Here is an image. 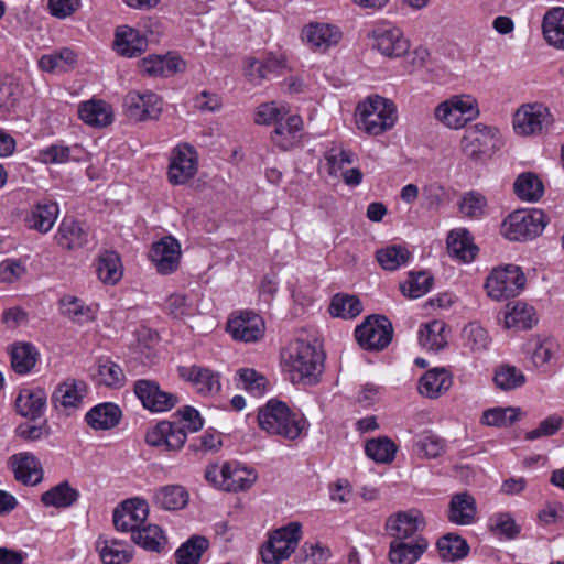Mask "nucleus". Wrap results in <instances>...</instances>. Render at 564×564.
<instances>
[{
    "label": "nucleus",
    "instance_id": "obj_1",
    "mask_svg": "<svg viewBox=\"0 0 564 564\" xmlns=\"http://www.w3.org/2000/svg\"><path fill=\"white\" fill-rule=\"evenodd\" d=\"M174 416L180 420H163L148 430L144 441L149 446L166 452H180L186 443L187 433L198 432L204 426V419L191 405L178 409Z\"/></svg>",
    "mask_w": 564,
    "mask_h": 564
},
{
    "label": "nucleus",
    "instance_id": "obj_2",
    "mask_svg": "<svg viewBox=\"0 0 564 564\" xmlns=\"http://www.w3.org/2000/svg\"><path fill=\"white\" fill-rule=\"evenodd\" d=\"M325 354L317 343L297 339L282 352V364L293 383L316 384L324 369Z\"/></svg>",
    "mask_w": 564,
    "mask_h": 564
},
{
    "label": "nucleus",
    "instance_id": "obj_3",
    "mask_svg": "<svg viewBox=\"0 0 564 564\" xmlns=\"http://www.w3.org/2000/svg\"><path fill=\"white\" fill-rule=\"evenodd\" d=\"M259 427L271 435L294 441L307 430V421L282 401L271 399L258 412Z\"/></svg>",
    "mask_w": 564,
    "mask_h": 564
},
{
    "label": "nucleus",
    "instance_id": "obj_4",
    "mask_svg": "<svg viewBox=\"0 0 564 564\" xmlns=\"http://www.w3.org/2000/svg\"><path fill=\"white\" fill-rule=\"evenodd\" d=\"M357 127L368 134L379 135L390 130L397 121V109L392 101L380 97H369L357 106Z\"/></svg>",
    "mask_w": 564,
    "mask_h": 564
},
{
    "label": "nucleus",
    "instance_id": "obj_5",
    "mask_svg": "<svg viewBox=\"0 0 564 564\" xmlns=\"http://www.w3.org/2000/svg\"><path fill=\"white\" fill-rule=\"evenodd\" d=\"M549 220L542 209H519L502 221L501 231L511 241L531 240L542 234Z\"/></svg>",
    "mask_w": 564,
    "mask_h": 564
},
{
    "label": "nucleus",
    "instance_id": "obj_6",
    "mask_svg": "<svg viewBox=\"0 0 564 564\" xmlns=\"http://www.w3.org/2000/svg\"><path fill=\"white\" fill-rule=\"evenodd\" d=\"M302 524L297 521L273 530L261 550V557L265 564H280L289 558L297 549L302 540Z\"/></svg>",
    "mask_w": 564,
    "mask_h": 564
},
{
    "label": "nucleus",
    "instance_id": "obj_7",
    "mask_svg": "<svg viewBox=\"0 0 564 564\" xmlns=\"http://www.w3.org/2000/svg\"><path fill=\"white\" fill-rule=\"evenodd\" d=\"M205 478L208 482L226 491H241L249 489L257 480V474L237 463L226 462L223 465L207 466Z\"/></svg>",
    "mask_w": 564,
    "mask_h": 564
},
{
    "label": "nucleus",
    "instance_id": "obj_8",
    "mask_svg": "<svg viewBox=\"0 0 564 564\" xmlns=\"http://www.w3.org/2000/svg\"><path fill=\"white\" fill-rule=\"evenodd\" d=\"M525 282V275L519 265L506 264L490 272L485 288L491 299L500 301L520 294Z\"/></svg>",
    "mask_w": 564,
    "mask_h": 564
},
{
    "label": "nucleus",
    "instance_id": "obj_9",
    "mask_svg": "<svg viewBox=\"0 0 564 564\" xmlns=\"http://www.w3.org/2000/svg\"><path fill=\"white\" fill-rule=\"evenodd\" d=\"M501 145L499 129L482 122L468 127L460 141L464 154L474 160L499 150Z\"/></svg>",
    "mask_w": 564,
    "mask_h": 564
},
{
    "label": "nucleus",
    "instance_id": "obj_10",
    "mask_svg": "<svg viewBox=\"0 0 564 564\" xmlns=\"http://www.w3.org/2000/svg\"><path fill=\"white\" fill-rule=\"evenodd\" d=\"M391 322L383 315H370L355 329L358 345L369 351H380L392 340Z\"/></svg>",
    "mask_w": 564,
    "mask_h": 564
},
{
    "label": "nucleus",
    "instance_id": "obj_11",
    "mask_svg": "<svg viewBox=\"0 0 564 564\" xmlns=\"http://www.w3.org/2000/svg\"><path fill=\"white\" fill-rule=\"evenodd\" d=\"M435 118L451 129L463 128L479 115L477 101L470 96H453L435 108Z\"/></svg>",
    "mask_w": 564,
    "mask_h": 564
},
{
    "label": "nucleus",
    "instance_id": "obj_12",
    "mask_svg": "<svg viewBox=\"0 0 564 564\" xmlns=\"http://www.w3.org/2000/svg\"><path fill=\"white\" fill-rule=\"evenodd\" d=\"M226 330L235 341L257 343L265 333L262 316L250 310L235 311L228 317Z\"/></svg>",
    "mask_w": 564,
    "mask_h": 564
},
{
    "label": "nucleus",
    "instance_id": "obj_13",
    "mask_svg": "<svg viewBox=\"0 0 564 564\" xmlns=\"http://www.w3.org/2000/svg\"><path fill=\"white\" fill-rule=\"evenodd\" d=\"M133 392L142 406L151 413L167 412L180 402L177 394L163 390L160 383L152 379L137 380Z\"/></svg>",
    "mask_w": 564,
    "mask_h": 564
},
{
    "label": "nucleus",
    "instance_id": "obj_14",
    "mask_svg": "<svg viewBox=\"0 0 564 564\" xmlns=\"http://www.w3.org/2000/svg\"><path fill=\"white\" fill-rule=\"evenodd\" d=\"M369 36L373 41L372 48L388 58L404 56L411 46L403 31L392 24L378 25Z\"/></svg>",
    "mask_w": 564,
    "mask_h": 564
},
{
    "label": "nucleus",
    "instance_id": "obj_15",
    "mask_svg": "<svg viewBox=\"0 0 564 564\" xmlns=\"http://www.w3.org/2000/svg\"><path fill=\"white\" fill-rule=\"evenodd\" d=\"M512 123L517 134L529 137L547 129L552 124V118L549 109L542 104H529L516 111Z\"/></svg>",
    "mask_w": 564,
    "mask_h": 564
},
{
    "label": "nucleus",
    "instance_id": "obj_16",
    "mask_svg": "<svg viewBox=\"0 0 564 564\" xmlns=\"http://www.w3.org/2000/svg\"><path fill=\"white\" fill-rule=\"evenodd\" d=\"M198 158L195 149L189 144L175 147L170 156L167 177L173 185H183L197 173Z\"/></svg>",
    "mask_w": 564,
    "mask_h": 564
},
{
    "label": "nucleus",
    "instance_id": "obj_17",
    "mask_svg": "<svg viewBox=\"0 0 564 564\" xmlns=\"http://www.w3.org/2000/svg\"><path fill=\"white\" fill-rule=\"evenodd\" d=\"M123 106L127 117L134 122L156 120L162 112V99L152 91H129Z\"/></svg>",
    "mask_w": 564,
    "mask_h": 564
},
{
    "label": "nucleus",
    "instance_id": "obj_18",
    "mask_svg": "<svg viewBox=\"0 0 564 564\" xmlns=\"http://www.w3.org/2000/svg\"><path fill=\"white\" fill-rule=\"evenodd\" d=\"M181 245L172 236H165L151 247L149 258L160 274L174 273L181 263Z\"/></svg>",
    "mask_w": 564,
    "mask_h": 564
},
{
    "label": "nucleus",
    "instance_id": "obj_19",
    "mask_svg": "<svg viewBox=\"0 0 564 564\" xmlns=\"http://www.w3.org/2000/svg\"><path fill=\"white\" fill-rule=\"evenodd\" d=\"M149 507L145 500L133 498L123 501L113 511V524L118 531L131 532L138 530L147 521Z\"/></svg>",
    "mask_w": 564,
    "mask_h": 564
},
{
    "label": "nucleus",
    "instance_id": "obj_20",
    "mask_svg": "<svg viewBox=\"0 0 564 564\" xmlns=\"http://www.w3.org/2000/svg\"><path fill=\"white\" fill-rule=\"evenodd\" d=\"M89 232L83 223L74 217H64L54 235L56 245L65 251L84 248L88 243Z\"/></svg>",
    "mask_w": 564,
    "mask_h": 564
},
{
    "label": "nucleus",
    "instance_id": "obj_21",
    "mask_svg": "<svg viewBox=\"0 0 564 564\" xmlns=\"http://www.w3.org/2000/svg\"><path fill=\"white\" fill-rule=\"evenodd\" d=\"M178 376L191 382L196 391L202 395L216 394L221 389L220 376L212 369L200 366H180L177 367Z\"/></svg>",
    "mask_w": 564,
    "mask_h": 564
},
{
    "label": "nucleus",
    "instance_id": "obj_22",
    "mask_svg": "<svg viewBox=\"0 0 564 564\" xmlns=\"http://www.w3.org/2000/svg\"><path fill=\"white\" fill-rule=\"evenodd\" d=\"M421 527H423V519L420 512L414 510L400 511L390 516L386 522L388 535L400 541L417 536L416 532Z\"/></svg>",
    "mask_w": 564,
    "mask_h": 564
},
{
    "label": "nucleus",
    "instance_id": "obj_23",
    "mask_svg": "<svg viewBox=\"0 0 564 564\" xmlns=\"http://www.w3.org/2000/svg\"><path fill=\"white\" fill-rule=\"evenodd\" d=\"M302 36L312 50L326 52L339 43L343 33L333 24L311 23L303 29Z\"/></svg>",
    "mask_w": 564,
    "mask_h": 564
},
{
    "label": "nucleus",
    "instance_id": "obj_24",
    "mask_svg": "<svg viewBox=\"0 0 564 564\" xmlns=\"http://www.w3.org/2000/svg\"><path fill=\"white\" fill-rule=\"evenodd\" d=\"M113 47L121 56L135 57L147 50L148 39L139 30L121 25L116 30Z\"/></svg>",
    "mask_w": 564,
    "mask_h": 564
},
{
    "label": "nucleus",
    "instance_id": "obj_25",
    "mask_svg": "<svg viewBox=\"0 0 564 564\" xmlns=\"http://www.w3.org/2000/svg\"><path fill=\"white\" fill-rule=\"evenodd\" d=\"M429 542L423 536L413 540H393L389 547V560L392 564H414L426 551Z\"/></svg>",
    "mask_w": 564,
    "mask_h": 564
},
{
    "label": "nucleus",
    "instance_id": "obj_26",
    "mask_svg": "<svg viewBox=\"0 0 564 564\" xmlns=\"http://www.w3.org/2000/svg\"><path fill=\"white\" fill-rule=\"evenodd\" d=\"M303 121L300 116H289L274 127L271 140L275 147L288 151L300 142Z\"/></svg>",
    "mask_w": 564,
    "mask_h": 564
},
{
    "label": "nucleus",
    "instance_id": "obj_27",
    "mask_svg": "<svg viewBox=\"0 0 564 564\" xmlns=\"http://www.w3.org/2000/svg\"><path fill=\"white\" fill-rule=\"evenodd\" d=\"M47 401V394L42 388L22 389L17 399V412L31 420L41 417L44 413Z\"/></svg>",
    "mask_w": 564,
    "mask_h": 564
},
{
    "label": "nucleus",
    "instance_id": "obj_28",
    "mask_svg": "<svg viewBox=\"0 0 564 564\" xmlns=\"http://www.w3.org/2000/svg\"><path fill=\"white\" fill-rule=\"evenodd\" d=\"M122 417L121 409L112 402H104L93 406L85 415V422L95 431L116 427Z\"/></svg>",
    "mask_w": 564,
    "mask_h": 564
},
{
    "label": "nucleus",
    "instance_id": "obj_29",
    "mask_svg": "<svg viewBox=\"0 0 564 564\" xmlns=\"http://www.w3.org/2000/svg\"><path fill=\"white\" fill-rule=\"evenodd\" d=\"M477 503L475 498L467 491L452 496L447 518L449 522L457 525H469L475 521Z\"/></svg>",
    "mask_w": 564,
    "mask_h": 564
},
{
    "label": "nucleus",
    "instance_id": "obj_30",
    "mask_svg": "<svg viewBox=\"0 0 564 564\" xmlns=\"http://www.w3.org/2000/svg\"><path fill=\"white\" fill-rule=\"evenodd\" d=\"M14 477L24 485H37L43 478L39 459L31 453H20L11 457Z\"/></svg>",
    "mask_w": 564,
    "mask_h": 564
},
{
    "label": "nucleus",
    "instance_id": "obj_31",
    "mask_svg": "<svg viewBox=\"0 0 564 564\" xmlns=\"http://www.w3.org/2000/svg\"><path fill=\"white\" fill-rule=\"evenodd\" d=\"M86 389L84 381L67 379L55 388L51 398L52 404L55 409L76 408L82 402Z\"/></svg>",
    "mask_w": 564,
    "mask_h": 564
},
{
    "label": "nucleus",
    "instance_id": "obj_32",
    "mask_svg": "<svg viewBox=\"0 0 564 564\" xmlns=\"http://www.w3.org/2000/svg\"><path fill=\"white\" fill-rule=\"evenodd\" d=\"M143 74L154 77H169L180 72L184 67V62L174 55L167 54L149 55L140 62Z\"/></svg>",
    "mask_w": 564,
    "mask_h": 564
},
{
    "label": "nucleus",
    "instance_id": "obj_33",
    "mask_svg": "<svg viewBox=\"0 0 564 564\" xmlns=\"http://www.w3.org/2000/svg\"><path fill=\"white\" fill-rule=\"evenodd\" d=\"M453 379L445 368L427 370L419 381V392L430 399H436L452 386Z\"/></svg>",
    "mask_w": 564,
    "mask_h": 564
},
{
    "label": "nucleus",
    "instance_id": "obj_34",
    "mask_svg": "<svg viewBox=\"0 0 564 564\" xmlns=\"http://www.w3.org/2000/svg\"><path fill=\"white\" fill-rule=\"evenodd\" d=\"M447 251L452 258L463 262H470L478 251L473 237L467 229H453L447 236Z\"/></svg>",
    "mask_w": 564,
    "mask_h": 564
},
{
    "label": "nucleus",
    "instance_id": "obj_35",
    "mask_svg": "<svg viewBox=\"0 0 564 564\" xmlns=\"http://www.w3.org/2000/svg\"><path fill=\"white\" fill-rule=\"evenodd\" d=\"M247 61L246 76L251 83L257 85L263 79H268L271 74H275L286 67V59L282 54H269L263 62L253 57H249Z\"/></svg>",
    "mask_w": 564,
    "mask_h": 564
},
{
    "label": "nucleus",
    "instance_id": "obj_36",
    "mask_svg": "<svg viewBox=\"0 0 564 564\" xmlns=\"http://www.w3.org/2000/svg\"><path fill=\"white\" fill-rule=\"evenodd\" d=\"M58 214L59 208L55 202L44 200L33 207L25 221L31 229L46 234L53 228Z\"/></svg>",
    "mask_w": 564,
    "mask_h": 564
},
{
    "label": "nucleus",
    "instance_id": "obj_37",
    "mask_svg": "<svg viewBox=\"0 0 564 564\" xmlns=\"http://www.w3.org/2000/svg\"><path fill=\"white\" fill-rule=\"evenodd\" d=\"M78 115L85 123L91 127H107L113 121L112 108L104 100L91 99L82 102Z\"/></svg>",
    "mask_w": 564,
    "mask_h": 564
},
{
    "label": "nucleus",
    "instance_id": "obj_38",
    "mask_svg": "<svg viewBox=\"0 0 564 564\" xmlns=\"http://www.w3.org/2000/svg\"><path fill=\"white\" fill-rule=\"evenodd\" d=\"M79 496V491L65 480L44 491L41 496V502L45 507L66 509L75 505Z\"/></svg>",
    "mask_w": 564,
    "mask_h": 564
},
{
    "label": "nucleus",
    "instance_id": "obj_39",
    "mask_svg": "<svg viewBox=\"0 0 564 564\" xmlns=\"http://www.w3.org/2000/svg\"><path fill=\"white\" fill-rule=\"evenodd\" d=\"M96 550L104 564H127L132 560V552L119 540L100 536L96 542Z\"/></svg>",
    "mask_w": 564,
    "mask_h": 564
},
{
    "label": "nucleus",
    "instance_id": "obj_40",
    "mask_svg": "<svg viewBox=\"0 0 564 564\" xmlns=\"http://www.w3.org/2000/svg\"><path fill=\"white\" fill-rule=\"evenodd\" d=\"M189 495L181 485H166L154 494V503L164 510H181L188 503Z\"/></svg>",
    "mask_w": 564,
    "mask_h": 564
},
{
    "label": "nucleus",
    "instance_id": "obj_41",
    "mask_svg": "<svg viewBox=\"0 0 564 564\" xmlns=\"http://www.w3.org/2000/svg\"><path fill=\"white\" fill-rule=\"evenodd\" d=\"M96 272L105 284L113 285L119 282L123 273L119 254L109 250L100 253L96 261Z\"/></svg>",
    "mask_w": 564,
    "mask_h": 564
},
{
    "label": "nucleus",
    "instance_id": "obj_42",
    "mask_svg": "<svg viewBox=\"0 0 564 564\" xmlns=\"http://www.w3.org/2000/svg\"><path fill=\"white\" fill-rule=\"evenodd\" d=\"M542 30L550 45L564 50V8L550 10L544 15Z\"/></svg>",
    "mask_w": 564,
    "mask_h": 564
},
{
    "label": "nucleus",
    "instance_id": "obj_43",
    "mask_svg": "<svg viewBox=\"0 0 564 564\" xmlns=\"http://www.w3.org/2000/svg\"><path fill=\"white\" fill-rule=\"evenodd\" d=\"M93 377L98 384L113 389L123 387L127 380L122 368L108 358L97 361L96 373Z\"/></svg>",
    "mask_w": 564,
    "mask_h": 564
},
{
    "label": "nucleus",
    "instance_id": "obj_44",
    "mask_svg": "<svg viewBox=\"0 0 564 564\" xmlns=\"http://www.w3.org/2000/svg\"><path fill=\"white\" fill-rule=\"evenodd\" d=\"M445 329L446 324L443 321L434 319L426 323L419 332L420 345L431 351L442 350L447 344Z\"/></svg>",
    "mask_w": 564,
    "mask_h": 564
},
{
    "label": "nucleus",
    "instance_id": "obj_45",
    "mask_svg": "<svg viewBox=\"0 0 564 564\" xmlns=\"http://www.w3.org/2000/svg\"><path fill=\"white\" fill-rule=\"evenodd\" d=\"M376 259L383 270L395 271L402 265L408 264L411 259V252L404 246L391 245L377 250Z\"/></svg>",
    "mask_w": 564,
    "mask_h": 564
},
{
    "label": "nucleus",
    "instance_id": "obj_46",
    "mask_svg": "<svg viewBox=\"0 0 564 564\" xmlns=\"http://www.w3.org/2000/svg\"><path fill=\"white\" fill-rule=\"evenodd\" d=\"M513 189L516 195L525 202H536L544 193L542 181L531 172L520 174L514 181Z\"/></svg>",
    "mask_w": 564,
    "mask_h": 564
},
{
    "label": "nucleus",
    "instance_id": "obj_47",
    "mask_svg": "<svg viewBox=\"0 0 564 564\" xmlns=\"http://www.w3.org/2000/svg\"><path fill=\"white\" fill-rule=\"evenodd\" d=\"M440 556L444 561L454 562L464 558L469 552V545L465 539L456 533H447L437 541Z\"/></svg>",
    "mask_w": 564,
    "mask_h": 564
},
{
    "label": "nucleus",
    "instance_id": "obj_48",
    "mask_svg": "<svg viewBox=\"0 0 564 564\" xmlns=\"http://www.w3.org/2000/svg\"><path fill=\"white\" fill-rule=\"evenodd\" d=\"M328 311L334 317L351 319L362 312V305L356 295L338 293L333 296Z\"/></svg>",
    "mask_w": 564,
    "mask_h": 564
},
{
    "label": "nucleus",
    "instance_id": "obj_49",
    "mask_svg": "<svg viewBox=\"0 0 564 564\" xmlns=\"http://www.w3.org/2000/svg\"><path fill=\"white\" fill-rule=\"evenodd\" d=\"M397 445L387 436L369 440L365 445L366 455L379 464H390L395 458Z\"/></svg>",
    "mask_w": 564,
    "mask_h": 564
},
{
    "label": "nucleus",
    "instance_id": "obj_50",
    "mask_svg": "<svg viewBox=\"0 0 564 564\" xmlns=\"http://www.w3.org/2000/svg\"><path fill=\"white\" fill-rule=\"evenodd\" d=\"M494 382L501 391H511L525 383V376L516 366L503 364L495 370Z\"/></svg>",
    "mask_w": 564,
    "mask_h": 564
},
{
    "label": "nucleus",
    "instance_id": "obj_51",
    "mask_svg": "<svg viewBox=\"0 0 564 564\" xmlns=\"http://www.w3.org/2000/svg\"><path fill=\"white\" fill-rule=\"evenodd\" d=\"M208 540L194 535L183 543L175 552L177 564H197L203 553L208 549Z\"/></svg>",
    "mask_w": 564,
    "mask_h": 564
},
{
    "label": "nucleus",
    "instance_id": "obj_52",
    "mask_svg": "<svg viewBox=\"0 0 564 564\" xmlns=\"http://www.w3.org/2000/svg\"><path fill=\"white\" fill-rule=\"evenodd\" d=\"M132 541L148 551L160 552L164 535L160 527L155 524H143L131 534Z\"/></svg>",
    "mask_w": 564,
    "mask_h": 564
},
{
    "label": "nucleus",
    "instance_id": "obj_53",
    "mask_svg": "<svg viewBox=\"0 0 564 564\" xmlns=\"http://www.w3.org/2000/svg\"><path fill=\"white\" fill-rule=\"evenodd\" d=\"M534 308L527 303H514L505 315L507 328L529 329L534 323Z\"/></svg>",
    "mask_w": 564,
    "mask_h": 564
},
{
    "label": "nucleus",
    "instance_id": "obj_54",
    "mask_svg": "<svg viewBox=\"0 0 564 564\" xmlns=\"http://www.w3.org/2000/svg\"><path fill=\"white\" fill-rule=\"evenodd\" d=\"M76 53L68 47H64L52 54L43 55L39 61V67L44 72L52 73L57 69L66 70L73 67L76 64Z\"/></svg>",
    "mask_w": 564,
    "mask_h": 564
},
{
    "label": "nucleus",
    "instance_id": "obj_55",
    "mask_svg": "<svg viewBox=\"0 0 564 564\" xmlns=\"http://www.w3.org/2000/svg\"><path fill=\"white\" fill-rule=\"evenodd\" d=\"M37 351L31 344H19L11 351V367L19 375L30 372L36 364Z\"/></svg>",
    "mask_w": 564,
    "mask_h": 564
},
{
    "label": "nucleus",
    "instance_id": "obj_56",
    "mask_svg": "<svg viewBox=\"0 0 564 564\" xmlns=\"http://www.w3.org/2000/svg\"><path fill=\"white\" fill-rule=\"evenodd\" d=\"M520 413L519 408H492L482 413L480 422L488 426L507 427L519 420Z\"/></svg>",
    "mask_w": 564,
    "mask_h": 564
},
{
    "label": "nucleus",
    "instance_id": "obj_57",
    "mask_svg": "<svg viewBox=\"0 0 564 564\" xmlns=\"http://www.w3.org/2000/svg\"><path fill=\"white\" fill-rule=\"evenodd\" d=\"M433 281V276L427 272H410L409 279L405 284L401 285V290L404 295L419 299L432 289Z\"/></svg>",
    "mask_w": 564,
    "mask_h": 564
},
{
    "label": "nucleus",
    "instance_id": "obj_58",
    "mask_svg": "<svg viewBox=\"0 0 564 564\" xmlns=\"http://www.w3.org/2000/svg\"><path fill=\"white\" fill-rule=\"evenodd\" d=\"M465 346L474 352L484 351L490 344L488 332L478 323H469L463 329Z\"/></svg>",
    "mask_w": 564,
    "mask_h": 564
},
{
    "label": "nucleus",
    "instance_id": "obj_59",
    "mask_svg": "<svg viewBox=\"0 0 564 564\" xmlns=\"http://www.w3.org/2000/svg\"><path fill=\"white\" fill-rule=\"evenodd\" d=\"M238 377L243 388L254 397H260L267 388V379L264 376L251 368H241L238 370Z\"/></svg>",
    "mask_w": 564,
    "mask_h": 564
},
{
    "label": "nucleus",
    "instance_id": "obj_60",
    "mask_svg": "<svg viewBox=\"0 0 564 564\" xmlns=\"http://www.w3.org/2000/svg\"><path fill=\"white\" fill-rule=\"evenodd\" d=\"M165 310L173 318H184L194 314V306L185 294H171L165 302Z\"/></svg>",
    "mask_w": 564,
    "mask_h": 564
},
{
    "label": "nucleus",
    "instance_id": "obj_61",
    "mask_svg": "<svg viewBox=\"0 0 564 564\" xmlns=\"http://www.w3.org/2000/svg\"><path fill=\"white\" fill-rule=\"evenodd\" d=\"M490 531L503 535L506 539H514L520 533V528L509 513H498L490 518Z\"/></svg>",
    "mask_w": 564,
    "mask_h": 564
},
{
    "label": "nucleus",
    "instance_id": "obj_62",
    "mask_svg": "<svg viewBox=\"0 0 564 564\" xmlns=\"http://www.w3.org/2000/svg\"><path fill=\"white\" fill-rule=\"evenodd\" d=\"M487 200L479 193L470 192L466 194L460 204V212L468 218L478 219L485 214Z\"/></svg>",
    "mask_w": 564,
    "mask_h": 564
},
{
    "label": "nucleus",
    "instance_id": "obj_63",
    "mask_svg": "<svg viewBox=\"0 0 564 564\" xmlns=\"http://www.w3.org/2000/svg\"><path fill=\"white\" fill-rule=\"evenodd\" d=\"M288 115V110L285 107L276 106L275 102H267L262 104L258 107L256 113V122L258 124H278L279 121H282L284 117Z\"/></svg>",
    "mask_w": 564,
    "mask_h": 564
},
{
    "label": "nucleus",
    "instance_id": "obj_64",
    "mask_svg": "<svg viewBox=\"0 0 564 564\" xmlns=\"http://www.w3.org/2000/svg\"><path fill=\"white\" fill-rule=\"evenodd\" d=\"M447 442L445 438L434 434L426 433L417 442V447L427 458H436L445 453Z\"/></svg>",
    "mask_w": 564,
    "mask_h": 564
}]
</instances>
